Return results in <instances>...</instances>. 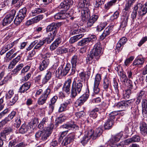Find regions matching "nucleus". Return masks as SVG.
Segmentation results:
<instances>
[{
  "label": "nucleus",
  "mask_w": 147,
  "mask_h": 147,
  "mask_svg": "<svg viewBox=\"0 0 147 147\" xmlns=\"http://www.w3.org/2000/svg\"><path fill=\"white\" fill-rule=\"evenodd\" d=\"M102 48L100 42L98 41L93 48L90 52L86 59V62L88 64H92L96 60H98L100 56Z\"/></svg>",
  "instance_id": "f257e3e1"
},
{
  "label": "nucleus",
  "mask_w": 147,
  "mask_h": 147,
  "mask_svg": "<svg viewBox=\"0 0 147 147\" xmlns=\"http://www.w3.org/2000/svg\"><path fill=\"white\" fill-rule=\"evenodd\" d=\"M83 81L78 80L77 82L74 79L71 86L70 96L71 98H75L78 94H79L83 87Z\"/></svg>",
  "instance_id": "f03ea898"
},
{
  "label": "nucleus",
  "mask_w": 147,
  "mask_h": 147,
  "mask_svg": "<svg viewBox=\"0 0 147 147\" xmlns=\"http://www.w3.org/2000/svg\"><path fill=\"white\" fill-rule=\"evenodd\" d=\"M121 137L122 135L120 134L112 136L109 140V145L111 147H123V142H121L118 144H117V142L119 140Z\"/></svg>",
  "instance_id": "7ed1b4c3"
},
{
  "label": "nucleus",
  "mask_w": 147,
  "mask_h": 147,
  "mask_svg": "<svg viewBox=\"0 0 147 147\" xmlns=\"http://www.w3.org/2000/svg\"><path fill=\"white\" fill-rule=\"evenodd\" d=\"M54 127V125L52 123H50L48 127L42 130V133L40 138L42 140H46L51 134Z\"/></svg>",
  "instance_id": "20e7f679"
},
{
  "label": "nucleus",
  "mask_w": 147,
  "mask_h": 147,
  "mask_svg": "<svg viewBox=\"0 0 147 147\" xmlns=\"http://www.w3.org/2000/svg\"><path fill=\"white\" fill-rule=\"evenodd\" d=\"M51 90L49 88H47L38 99L37 103L39 105H42L46 103L47 99L49 97Z\"/></svg>",
  "instance_id": "39448f33"
},
{
  "label": "nucleus",
  "mask_w": 147,
  "mask_h": 147,
  "mask_svg": "<svg viewBox=\"0 0 147 147\" xmlns=\"http://www.w3.org/2000/svg\"><path fill=\"white\" fill-rule=\"evenodd\" d=\"M16 11L15 10L12 9L10 11L3 19L2 24L3 26H7L12 21L16 14Z\"/></svg>",
  "instance_id": "423d86ee"
},
{
  "label": "nucleus",
  "mask_w": 147,
  "mask_h": 147,
  "mask_svg": "<svg viewBox=\"0 0 147 147\" xmlns=\"http://www.w3.org/2000/svg\"><path fill=\"white\" fill-rule=\"evenodd\" d=\"M71 68V66L69 63H67L64 68L62 66H61L56 71V76L59 77L66 75L70 71Z\"/></svg>",
  "instance_id": "0eeeda50"
},
{
  "label": "nucleus",
  "mask_w": 147,
  "mask_h": 147,
  "mask_svg": "<svg viewBox=\"0 0 147 147\" xmlns=\"http://www.w3.org/2000/svg\"><path fill=\"white\" fill-rule=\"evenodd\" d=\"M101 76L100 74H97L95 76L93 86L94 92L96 94H98L100 91L98 86L101 80Z\"/></svg>",
  "instance_id": "6e6552de"
},
{
  "label": "nucleus",
  "mask_w": 147,
  "mask_h": 147,
  "mask_svg": "<svg viewBox=\"0 0 147 147\" xmlns=\"http://www.w3.org/2000/svg\"><path fill=\"white\" fill-rule=\"evenodd\" d=\"M135 7H137L138 13L140 16H144L147 13V1L144 5L141 3H138Z\"/></svg>",
  "instance_id": "1a4fd4ad"
},
{
  "label": "nucleus",
  "mask_w": 147,
  "mask_h": 147,
  "mask_svg": "<svg viewBox=\"0 0 147 147\" xmlns=\"http://www.w3.org/2000/svg\"><path fill=\"white\" fill-rule=\"evenodd\" d=\"M92 134L93 132L91 131L88 130L85 132L80 142L84 146L86 144L91 138H92Z\"/></svg>",
  "instance_id": "9d476101"
},
{
  "label": "nucleus",
  "mask_w": 147,
  "mask_h": 147,
  "mask_svg": "<svg viewBox=\"0 0 147 147\" xmlns=\"http://www.w3.org/2000/svg\"><path fill=\"white\" fill-rule=\"evenodd\" d=\"M55 72V69L53 68H51L48 70L44 77L42 79V83L44 84H46L51 79L52 75L54 74Z\"/></svg>",
  "instance_id": "9b49d317"
},
{
  "label": "nucleus",
  "mask_w": 147,
  "mask_h": 147,
  "mask_svg": "<svg viewBox=\"0 0 147 147\" xmlns=\"http://www.w3.org/2000/svg\"><path fill=\"white\" fill-rule=\"evenodd\" d=\"M73 3L72 0H65L64 1L61 3L59 7L63 9V11H66L69 8L70 5Z\"/></svg>",
  "instance_id": "f8f14e48"
},
{
  "label": "nucleus",
  "mask_w": 147,
  "mask_h": 147,
  "mask_svg": "<svg viewBox=\"0 0 147 147\" xmlns=\"http://www.w3.org/2000/svg\"><path fill=\"white\" fill-rule=\"evenodd\" d=\"M71 103V100L68 99L60 104L58 109L59 112H61L65 111L68 109V105Z\"/></svg>",
  "instance_id": "ddd939ff"
},
{
  "label": "nucleus",
  "mask_w": 147,
  "mask_h": 147,
  "mask_svg": "<svg viewBox=\"0 0 147 147\" xmlns=\"http://www.w3.org/2000/svg\"><path fill=\"white\" fill-rule=\"evenodd\" d=\"M60 128L69 130L72 129L74 130L78 129V127L77 125H76L73 122L70 121L61 126Z\"/></svg>",
  "instance_id": "4468645a"
},
{
  "label": "nucleus",
  "mask_w": 147,
  "mask_h": 147,
  "mask_svg": "<svg viewBox=\"0 0 147 147\" xmlns=\"http://www.w3.org/2000/svg\"><path fill=\"white\" fill-rule=\"evenodd\" d=\"M81 18L83 21L87 20L90 16V12L87 7H84L81 10Z\"/></svg>",
  "instance_id": "2eb2a0df"
},
{
  "label": "nucleus",
  "mask_w": 147,
  "mask_h": 147,
  "mask_svg": "<svg viewBox=\"0 0 147 147\" xmlns=\"http://www.w3.org/2000/svg\"><path fill=\"white\" fill-rule=\"evenodd\" d=\"M75 135L74 133H71L68 135L64 139L62 143L63 146H66L74 140Z\"/></svg>",
  "instance_id": "dca6fc26"
},
{
  "label": "nucleus",
  "mask_w": 147,
  "mask_h": 147,
  "mask_svg": "<svg viewBox=\"0 0 147 147\" xmlns=\"http://www.w3.org/2000/svg\"><path fill=\"white\" fill-rule=\"evenodd\" d=\"M127 104L125 101H123L115 103L113 107L118 109L117 110H120V111H121L127 107Z\"/></svg>",
  "instance_id": "f3484780"
},
{
  "label": "nucleus",
  "mask_w": 147,
  "mask_h": 147,
  "mask_svg": "<svg viewBox=\"0 0 147 147\" xmlns=\"http://www.w3.org/2000/svg\"><path fill=\"white\" fill-rule=\"evenodd\" d=\"M140 136L138 135H135L131 138L125 140L124 141L125 144L126 145H128L133 142H139L140 140Z\"/></svg>",
  "instance_id": "a211bd4d"
},
{
  "label": "nucleus",
  "mask_w": 147,
  "mask_h": 147,
  "mask_svg": "<svg viewBox=\"0 0 147 147\" xmlns=\"http://www.w3.org/2000/svg\"><path fill=\"white\" fill-rule=\"evenodd\" d=\"M50 64V60L49 59H43L40 64L39 69L40 71H43L46 69Z\"/></svg>",
  "instance_id": "6ab92c4d"
},
{
  "label": "nucleus",
  "mask_w": 147,
  "mask_h": 147,
  "mask_svg": "<svg viewBox=\"0 0 147 147\" xmlns=\"http://www.w3.org/2000/svg\"><path fill=\"white\" fill-rule=\"evenodd\" d=\"M113 28V26H108L104 30V32L100 37V39L102 40L107 36L109 35L112 31Z\"/></svg>",
  "instance_id": "aec40b11"
},
{
  "label": "nucleus",
  "mask_w": 147,
  "mask_h": 147,
  "mask_svg": "<svg viewBox=\"0 0 147 147\" xmlns=\"http://www.w3.org/2000/svg\"><path fill=\"white\" fill-rule=\"evenodd\" d=\"M88 131H91L92 132L93 134L92 137V139L94 140L96 139L97 137L100 136L102 132V129L100 127L96 128L95 131L92 129H90Z\"/></svg>",
  "instance_id": "412c9836"
},
{
  "label": "nucleus",
  "mask_w": 147,
  "mask_h": 147,
  "mask_svg": "<svg viewBox=\"0 0 147 147\" xmlns=\"http://www.w3.org/2000/svg\"><path fill=\"white\" fill-rule=\"evenodd\" d=\"M57 27V26L56 24L53 23L50 24L48 25L46 28V31L47 32L52 31L51 32L49 33H54V32H55V35L57 33L56 28Z\"/></svg>",
  "instance_id": "4be33fe9"
},
{
  "label": "nucleus",
  "mask_w": 147,
  "mask_h": 147,
  "mask_svg": "<svg viewBox=\"0 0 147 147\" xmlns=\"http://www.w3.org/2000/svg\"><path fill=\"white\" fill-rule=\"evenodd\" d=\"M30 127L25 124H23L21 126L19 129V132L22 134H24L27 132H29L30 129Z\"/></svg>",
  "instance_id": "5701e85b"
},
{
  "label": "nucleus",
  "mask_w": 147,
  "mask_h": 147,
  "mask_svg": "<svg viewBox=\"0 0 147 147\" xmlns=\"http://www.w3.org/2000/svg\"><path fill=\"white\" fill-rule=\"evenodd\" d=\"M84 35V34L83 33H82L71 37L69 40V43L73 44L76 42L79 39L82 38Z\"/></svg>",
  "instance_id": "b1692460"
},
{
  "label": "nucleus",
  "mask_w": 147,
  "mask_h": 147,
  "mask_svg": "<svg viewBox=\"0 0 147 147\" xmlns=\"http://www.w3.org/2000/svg\"><path fill=\"white\" fill-rule=\"evenodd\" d=\"M140 128L141 133L143 134H147V125L144 122H141Z\"/></svg>",
  "instance_id": "393cba45"
},
{
  "label": "nucleus",
  "mask_w": 147,
  "mask_h": 147,
  "mask_svg": "<svg viewBox=\"0 0 147 147\" xmlns=\"http://www.w3.org/2000/svg\"><path fill=\"white\" fill-rule=\"evenodd\" d=\"M54 17L57 20L65 19L67 17V14L63 11H61L56 13Z\"/></svg>",
  "instance_id": "a878e982"
},
{
  "label": "nucleus",
  "mask_w": 147,
  "mask_h": 147,
  "mask_svg": "<svg viewBox=\"0 0 147 147\" xmlns=\"http://www.w3.org/2000/svg\"><path fill=\"white\" fill-rule=\"evenodd\" d=\"M128 87L129 89L132 90V91L137 89L138 87L137 84H138V82L136 80L135 82H133L129 80L128 81Z\"/></svg>",
  "instance_id": "bb28decb"
},
{
  "label": "nucleus",
  "mask_w": 147,
  "mask_h": 147,
  "mask_svg": "<svg viewBox=\"0 0 147 147\" xmlns=\"http://www.w3.org/2000/svg\"><path fill=\"white\" fill-rule=\"evenodd\" d=\"M129 18V15H126L125 16L123 15L121 18L122 22L120 26L121 28H124L127 26L128 20Z\"/></svg>",
  "instance_id": "cd10ccee"
},
{
  "label": "nucleus",
  "mask_w": 147,
  "mask_h": 147,
  "mask_svg": "<svg viewBox=\"0 0 147 147\" xmlns=\"http://www.w3.org/2000/svg\"><path fill=\"white\" fill-rule=\"evenodd\" d=\"M102 85L104 89L107 90L111 86L110 80L108 78L105 77L103 79Z\"/></svg>",
  "instance_id": "c85d7f7f"
},
{
  "label": "nucleus",
  "mask_w": 147,
  "mask_h": 147,
  "mask_svg": "<svg viewBox=\"0 0 147 147\" xmlns=\"http://www.w3.org/2000/svg\"><path fill=\"white\" fill-rule=\"evenodd\" d=\"M46 11L47 9L44 8H36L32 11V15L33 16H35L40 13H44Z\"/></svg>",
  "instance_id": "c756f323"
},
{
  "label": "nucleus",
  "mask_w": 147,
  "mask_h": 147,
  "mask_svg": "<svg viewBox=\"0 0 147 147\" xmlns=\"http://www.w3.org/2000/svg\"><path fill=\"white\" fill-rule=\"evenodd\" d=\"M20 56L19 55L15 58L13 59L9 64L8 66V68L10 69H12L16 64L20 60Z\"/></svg>",
  "instance_id": "7c9ffc66"
},
{
  "label": "nucleus",
  "mask_w": 147,
  "mask_h": 147,
  "mask_svg": "<svg viewBox=\"0 0 147 147\" xmlns=\"http://www.w3.org/2000/svg\"><path fill=\"white\" fill-rule=\"evenodd\" d=\"M48 124V118L47 117H45L43 118L42 121L38 125V127L39 129H42L45 127L46 125Z\"/></svg>",
  "instance_id": "2f4dec72"
},
{
  "label": "nucleus",
  "mask_w": 147,
  "mask_h": 147,
  "mask_svg": "<svg viewBox=\"0 0 147 147\" xmlns=\"http://www.w3.org/2000/svg\"><path fill=\"white\" fill-rule=\"evenodd\" d=\"M79 56L76 55H74L72 57L71 61V66H76L79 63Z\"/></svg>",
  "instance_id": "473e14b6"
},
{
  "label": "nucleus",
  "mask_w": 147,
  "mask_h": 147,
  "mask_svg": "<svg viewBox=\"0 0 147 147\" xmlns=\"http://www.w3.org/2000/svg\"><path fill=\"white\" fill-rule=\"evenodd\" d=\"M54 33H49L48 37L44 39L45 42H47V44H50L53 40L56 35L55 32H54Z\"/></svg>",
  "instance_id": "72a5a7b5"
},
{
  "label": "nucleus",
  "mask_w": 147,
  "mask_h": 147,
  "mask_svg": "<svg viewBox=\"0 0 147 147\" xmlns=\"http://www.w3.org/2000/svg\"><path fill=\"white\" fill-rule=\"evenodd\" d=\"M55 52L57 54L60 55L67 53L68 49L64 47H59L57 49Z\"/></svg>",
  "instance_id": "f704fd0d"
},
{
  "label": "nucleus",
  "mask_w": 147,
  "mask_h": 147,
  "mask_svg": "<svg viewBox=\"0 0 147 147\" xmlns=\"http://www.w3.org/2000/svg\"><path fill=\"white\" fill-rule=\"evenodd\" d=\"M99 111V109L96 107L92 110L89 113V116L94 119L96 118L97 116V112Z\"/></svg>",
  "instance_id": "c9c22d12"
},
{
  "label": "nucleus",
  "mask_w": 147,
  "mask_h": 147,
  "mask_svg": "<svg viewBox=\"0 0 147 147\" xmlns=\"http://www.w3.org/2000/svg\"><path fill=\"white\" fill-rule=\"evenodd\" d=\"M120 111V110H117L111 112L109 114V118L108 119L110 120L111 121H112L114 123L115 116L117 115L118 114V112Z\"/></svg>",
  "instance_id": "e433bc0d"
},
{
  "label": "nucleus",
  "mask_w": 147,
  "mask_h": 147,
  "mask_svg": "<svg viewBox=\"0 0 147 147\" xmlns=\"http://www.w3.org/2000/svg\"><path fill=\"white\" fill-rule=\"evenodd\" d=\"M144 59L143 58H138L136 59L133 63V65H142L144 63Z\"/></svg>",
  "instance_id": "4c0bfd02"
},
{
  "label": "nucleus",
  "mask_w": 147,
  "mask_h": 147,
  "mask_svg": "<svg viewBox=\"0 0 147 147\" xmlns=\"http://www.w3.org/2000/svg\"><path fill=\"white\" fill-rule=\"evenodd\" d=\"M88 38H84L78 42L77 45L78 46H82L85 45L90 42Z\"/></svg>",
  "instance_id": "58836bf2"
},
{
  "label": "nucleus",
  "mask_w": 147,
  "mask_h": 147,
  "mask_svg": "<svg viewBox=\"0 0 147 147\" xmlns=\"http://www.w3.org/2000/svg\"><path fill=\"white\" fill-rule=\"evenodd\" d=\"M145 93V91L143 90L140 91L137 98V99L136 101V104H139L140 103L141 100L144 97Z\"/></svg>",
  "instance_id": "ea45409f"
},
{
  "label": "nucleus",
  "mask_w": 147,
  "mask_h": 147,
  "mask_svg": "<svg viewBox=\"0 0 147 147\" xmlns=\"http://www.w3.org/2000/svg\"><path fill=\"white\" fill-rule=\"evenodd\" d=\"M24 19V18L23 17L18 15L14 20L15 24L16 26L18 25Z\"/></svg>",
  "instance_id": "a19ab883"
},
{
  "label": "nucleus",
  "mask_w": 147,
  "mask_h": 147,
  "mask_svg": "<svg viewBox=\"0 0 147 147\" xmlns=\"http://www.w3.org/2000/svg\"><path fill=\"white\" fill-rule=\"evenodd\" d=\"M16 112L14 111H13L7 117H6L4 119V120L7 123L9 121H10L13 119V117L16 115Z\"/></svg>",
  "instance_id": "79ce46f5"
},
{
  "label": "nucleus",
  "mask_w": 147,
  "mask_h": 147,
  "mask_svg": "<svg viewBox=\"0 0 147 147\" xmlns=\"http://www.w3.org/2000/svg\"><path fill=\"white\" fill-rule=\"evenodd\" d=\"M115 70L118 72V74L120 72L121 74V75L122 74V76L124 78V82H125V81H126L127 77L126 76V75L124 74H123V73H122V69L121 67L120 66L118 65L117 67H115Z\"/></svg>",
  "instance_id": "37998d69"
},
{
  "label": "nucleus",
  "mask_w": 147,
  "mask_h": 147,
  "mask_svg": "<svg viewBox=\"0 0 147 147\" xmlns=\"http://www.w3.org/2000/svg\"><path fill=\"white\" fill-rule=\"evenodd\" d=\"M114 123L112 121L108 120L104 125V128L105 129H109L112 127Z\"/></svg>",
  "instance_id": "c03bdc74"
},
{
  "label": "nucleus",
  "mask_w": 147,
  "mask_h": 147,
  "mask_svg": "<svg viewBox=\"0 0 147 147\" xmlns=\"http://www.w3.org/2000/svg\"><path fill=\"white\" fill-rule=\"evenodd\" d=\"M26 8L25 7H23L19 10L18 15L24 18L26 16Z\"/></svg>",
  "instance_id": "a18cd8bd"
},
{
  "label": "nucleus",
  "mask_w": 147,
  "mask_h": 147,
  "mask_svg": "<svg viewBox=\"0 0 147 147\" xmlns=\"http://www.w3.org/2000/svg\"><path fill=\"white\" fill-rule=\"evenodd\" d=\"M113 86L115 89V91L116 93L117 94L118 98H117V100H119V90L118 89V86L117 82L116 81L114 80L113 81Z\"/></svg>",
  "instance_id": "49530a36"
},
{
  "label": "nucleus",
  "mask_w": 147,
  "mask_h": 147,
  "mask_svg": "<svg viewBox=\"0 0 147 147\" xmlns=\"http://www.w3.org/2000/svg\"><path fill=\"white\" fill-rule=\"evenodd\" d=\"M79 76L80 79L82 80H85L87 78H88L89 77V74L87 75L84 72H82L79 74Z\"/></svg>",
  "instance_id": "de8ad7c7"
},
{
  "label": "nucleus",
  "mask_w": 147,
  "mask_h": 147,
  "mask_svg": "<svg viewBox=\"0 0 147 147\" xmlns=\"http://www.w3.org/2000/svg\"><path fill=\"white\" fill-rule=\"evenodd\" d=\"M13 131L12 128L10 127H5L3 131L7 135L9 134L10 133L12 132Z\"/></svg>",
  "instance_id": "09e8293b"
},
{
  "label": "nucleus",
  "mask_w": 147,
  "mask_h": 147,
  "mask_svg": "<svg viewBox=\"0 0 147 147\" xmlns=\"http://www.w3.org/2000/svg\"><path fill=\"white\" fill-rule=\"evenodd\" d=\"M119 12L118 10H117L110 17V19L112 21L117 19L119 16Z\"/></svg>",
  "instance_id": "8fccbe9b"
},
{
  "label": "nucleus",
  "mask_w": 147,
  "mask_h": 147,
  "mask_svg": "<svg viewBox=\"0 0 147 147\" xmlns=\"http://www.w3.org/2000/svg\"><path fill=\"white\" fill-rule=\"evenodd\" d=\"M82 32V30L78 28L71 30L70 32V35H72L79 34Z\"/></svg>",
  "instance_id": "3c124183"
},
{
  "label": "nucleus",
  "mask_w": 147,
  "mask_h": 147,
  "mask_svg": "<svg viewBox=\"0 0 147 147\" xmlns=\"http://www.w3.org/2000/svg\"><path fill=\"white\" fill-rule=\"evenodd\" d=\"M106 24L104 23H101L96 27V31L98 32H100L105 27Z\"/></svg>",
  "instance_id": "603ef678"
},
{
  "label": "nucleus",
  "mask_w": 147,
  "mask_h": 147,
  "mask_svg": "<svg viewBox=\"0 0 147 147\" xmlns=\"http://www.w3.org/2000/svg\"><path fill=\"white\" fill-rule=\"evenodd\" d=\"M43 18V16L42 15H39L33 18L32 20L34 22L37 23L40 20H41Z\"/></svg>",
  "instance_id": "864d4df0"
},
{
  "label": "nucleus",
  "mask_w": 147,
  "mask_h": 147,
  "mask_svg": "<svg viewBox=\"0 0 147 147\" xmlns=\"http://www.w3.org/2000/svg\"><path fill=\"white\" fill-rule=\"evenodd\" d=\"M117 0H112L105 5V8L109 9V7L116 2Z\"/></svg>",
  "instance_id": "5fc2aeb1"
},
{
  "label": "nucleus",
  "mask_w": 147,
  "mask_h": 147,
  "mask_svg": "<svg viewBox=\"0 0 147 147\" xmlns=\"http://www.w3.org/2000/svg\"><path fill=\"white\" fill-rule=\"evenodd\" d=\"M18 99V96L15 95L13 98L9 100L10 104L12 105L14 104Z\"/></svg>",
  "instance_id": "6e6d98bb"
},
{
  "label": "nucleus",
  "mask_w": 147,
  "mask_h": 147,
  "mask_svg": "<svg viewBox=\"0 0 147 147\" xmlns=\"http://www.w3.org/2000/svg\"><path fill=\"white\" fill-rule=\"evenodd\" d=\"M17 142L16 139L12 140L9 142L8 147H15V145L17 143Z\"/></svg>",
  "instance_id": "4d7b16f0"
},
{
  "label": "nucleus",
  "mask_w": 147,
  "mask_h": 147,
  "mask_svg": "<svg viewBox=\"0 0 147 147\" xmlns=\"http://www.w3.org/2000/svg\"><path fill=\"white\" fill-rule=\"evenodd\" d=\"M132 3L131 1H128L127 3L125 4V8L124 9L125 11H129Z\"/></svg>",
  "instance_id": "13d9d810"
},
{
  "label": "nucleus",
  "mask_w": 147,
  "mask_h": 147,
  "mask_svg": "<svg viewBox=\"0 0 147 147\" xmlns=\"http://www.w3.org/2000/svg\"><path fill=\"white\" fill-rule=\"evenodd\" d=\"M14 92L13 90H10L8 93L6 94V98L7 99H10L13 95Z\"/></svg>",
  "instance_id": "bf43d9fd"
},
{
  "label": "nucleus",
  "mask_w": 147,
  "mask_h": 147,
  "mask_svg": "<svg viewBox=\"0 0 147 147\" xmlns=\"http://www.w3.org/2000/svg\"><path fill=\"white\" fill-rule=\"evenodd\" d=\"M36 53V51L34 49H33L30 52L28 56V59L29 60L32 59V57Z\"/></svg>",
  "instance_id": "052dcab7"
},
{
  "label": "nucleus",
  "mask_w": 147,
  "mask_h": 147,
  "mask_svg": "<svg viewBox=\"0 0 147 147\" xmlns=\"http://www.w3.org/2000/svg\"><path fill=\"white\" fill-rule=\"evenodd\" d=\"M20 1L21 0H12L11 3L13 5L17 3L16 6L17 7H19L22 4V3L20 2Z\"/></svg>",
  "instance_id": "680f3d73"
},
{
  "label": "nucleus",
  "mask_w": 147,
  "mask_h": 147,
  "mask_svg": "<svg viewBox=\"0 0 147 147\" xmlns=\"http://www.w3.org/2000/svg\"><path fill=\"white\" fill-rule=\"evenodd\" d=\"M21 119L20 117H18L15 120V125L17 128H18L21 123Z\"/></svg>",
  "instance_id": "e2e57ef3"
},
{
  "label": "nucleus",
  "mask_w": 147,
  "mask_h": 147,
  "mask_svg": "<svg viewBox=\"0 0 147 147\" xmlns=\"http://www.w3.org/2000/svg\"><path fill=\"white\" fill-rule=\"evenodd\" d=\"M24 65L22 63L19 64L17 66L16 68L13 70V72L16 73L19 71L23 66Z\"/></svg>",
  "instance_id": "0e129e2a"
},
{
  "label": "nucleus",
  "mask_w": 147,
  "mask_h": 147,
  "mask_svg": "<svg viewBox=\"0 0 147 147\" xmlns=\"http://www.w3.org/2000/svg\"><path fill=\"white\" fill-rule=\"evenodd\" d=\"M134 59L133 56H131L129 58L127 59L125 61V66H127L128 64L130 63Z\"/></svg>",
  "instance_id": "69168bd1"
},
{
  "label": "nucleus",
  "mask_w": 147,
  "mask_h": 147,
  "mask_svg": "<svg viewBox=\"0 0 147 147\" xmlns=\"http://www.w3.org/2000/svg\"><path fill=\"white\" fill-rule=\"evenodd\" d=\"M85 102L79 97L76 101V104L78 106H80L82 105Z\"/></svg>",
  "instance_id": "338daca9"
},
{
  "label": "nucleus",
  "mask_w": 147,
  "mask_h": 147,
  "mask_svg": "<svg viewBox=\"0 0 147 147\" xmlns=\"http://www.w3.org/2000/svg\"><path fill=\"white\" fill-rule=\"evenodd\" d=\"M146 41H147V36L143 37L140 41L139 43L138 44V46L140 47Z\"/></svg>",
  "instance_id": "774afa93"
}]
</instances>
